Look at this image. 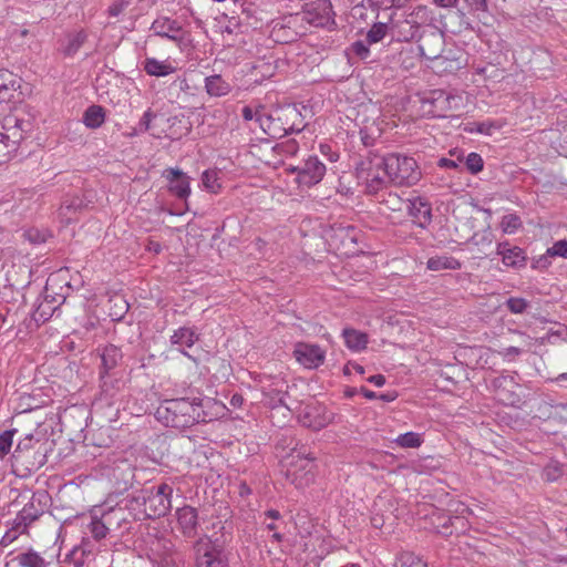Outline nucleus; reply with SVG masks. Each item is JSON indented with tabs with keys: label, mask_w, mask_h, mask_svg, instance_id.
Here are the masks:
<instances>
[{
	"label": "nucleus",
	"mask_w": 567,
	"mask_h": 567,
	"mask_svg": "<svg viewBox=\"0 0 567 567\" xmlns=\"http://www.w3.org/2000/svg\"><path fill=\"white\" fill-rule=\"evenodd\" d=\"M258 383V389L255 391L260 392L261 402L272 410L285 412H293L297 415L298 422L308 429L319 431L334 420V413L328 410L323 404L309 400L297 406H291L286 402V382L279 377H260L254 379Z\"/></svg>",
	"instance_id": "1"
},
{
	"label": "nucleus",
	"mask_w": 567,
	"mask_h": 567,
	"mask_svg": "<svg viewBox=\"0 0 567 567\" xmlns=\"http://www.w3.org/2000/svg\"><path fill=\"white\" fill-rule=\"evenodd\" d=\"M303 120L296 105H285L275 110L259 106L254 114L250 111V142L254 140L271 144V140L280 138L293 132H300ZM256 146L250 143V148ZM250 155L258 156L252 150Z\"/></svg>",
	"instance_id": "2"
},
{
	"label": "nucleus",
	"mask_w": 567,
	"mask_h": 567,
	"mask_svg": "<svg viewBox=\"0 0 567 567\" xmlns=\"http://www.w3.org/2000/svg\"><path fill=\"white\" fill-rule=\"evenodd\" d=\"M281 472L287 481L301 489L310 486L316 478V458L295 440L279 452Z\"/></svg>",
	"instance_id": "3"
},
{
	"label": "nucleus",
	"mask_w": 567,
	"mask_h": 567,
	"mask_svg": "<svg viewBox=\"0 0 567 567\" xmlns=\"http://www.w3.org/2000/svg\"><path fill=\"white\" fill-rule=\"evenodd\" d=\"M421 113L426 117L445 118L451 113L461 111L466 105V95L456 90H432L421 99Z\"/></svg>",
	"instance_id": "4"
},
{
	"label": "nucleus",
	"mask_w": 567,
	"mask_h": 567,
	"mask_svg": "<svg viewBox=\"0 0 567 567\" xmlns=\"http://www.w3.org/2000/svg\"><path fill=\"white\" fill-rule=\"evenodd\" d=\"M377 167H383L388 181L398 186H412L421 179V169L416 161L406 155L392 153L377 157Z\"/></svg>",
	"instance_id": "5"
},
{
	"label": "nucleus",
	"mask_w": 567,
	"mask_h": 567,
	"mask_svg": "<svg viewBox=\"0 0 567 567\" xmlns=\"http://www.w3.org/2000/svg\"><path fill=\"white\" fill-rule=\"evenodd\" d=\"M157 417L172 427H188L199 419V405L182 398L166 401L156 411Z\"/></svg>",
	"instance_id": "6"
},
{
	"label": "nucleus",
	"mask_w": 567,
	"mask_h": 567,
	"mask_svg": "<svg viewBox=\"0 0 567 567\" xmlns=\"http://www.w3.org/2000/svg\"><path fill=\"white\" fill-rule=\"evenodd\" d=\"M295 174V183L300 190H307L318 185L327 173L326 165L315 155L308 156L298 166L287 168Z\"/></svg>",
	"instance_id": "7"
},
{
	"label": "nucleus",
	"mask_w": 567,
	"mask_h": 567,
	"mask_svg": "<svg viewBox=\"0 0 567 567\" xmlns=\"http://www.w3.org/2000/svg\"><path fill=\"white\" fill-rule=\"evenodd\" d=\"M173 487L167 483L145 489L144 511L148 518L165 516L172 507Z\"/></svg>",
	"instance_id": "8"
},
{
	"label": "nucleus",
	"mask_w": 567,
	"mask_h": 567,
	"mask_svg": "<svg viewBox=\"0 0 567 567\" xmlns=\"http://www.w3.org/2000/svg\"><path fill=\"white\" fill-rule=\"evenodd\" d=\"M196 567H228V561L219 546L208 536H203L194 544Z\"/></svg>",
	"instance_id": "9"
},
{
	"label": "nucleus",
	"mask_w": 567,
	"mask_h": 567,
	"mask_svg": "<svg viewBox=\"0 0 567 567\" xmlns=\"http://www.w3.org/2000/svg\"><path fill=\"white\" fill-rule=\"evenodd\" d=\"M299 14L301 22L306 21L313 27H329L334 23V12L329 0H316Z\"/></svg>",
	"instance_id": "10"
},
{
	"label": "nucleus",
	"mask_w": 567,
	"mask_h": 567,
	"mask_svg": "<svg viewBox=\"0 0 567 567\" xmlns=\"http://www.w3.org/2000/svg\"><path fill=\"white\" fill-rule=\"evenodd\" d=\"M327 351L317 343L297 342L293 348L296 361L305 369H318L324 363Z\"/></svg>",
	"instance_id": "11"
},
{
	"label": "nucleus",
	"mask_w": 567,
	"mask_h": 567,
	"mask_svg": "<svg viewBox=\"0 0 567 567\" xmlns=\"http://www.w3.org/2000/svg\"><path fill=\"white\" fill-rule=\"evenodd\" d=\"M301 22L300 14H289L279 20L271 21V37L276 42L288 43L295 41L301 32L297 29Z\"/></svg>",
	"instance_id": "12"
},
{
	"label": "nucleus",
	"mask_w": 567,
	"mask_h": 567,
	"mask_svg": "<svg viewBox=\"0 0 567 567\" xmlns=\"http://www.w3.org/2000/svg\"><path fill=\"white\" fill-rule=\"evenodd\" d=\"M151 30L155 35L168 39L177 44H182L188 40V33L177 20L171 19L169 17L162 16L156 18L151 25Z\"/></svg>",
	"instance_id": "13"
},
{
	"label": "nucleus",
	"mask_w": 567,
	"mask_h": 567,
	"mask_svg": "<svg viewBox=\"0 0 567 567\" xmlns=\"http://www.w3.org/2000/svg\"><path fill=\"white\" fill-rule=\"evenodd\" d=\"M493 388L499 402L506 405H518L522 402L519 385L513 375H501L493 380Z\"/></svg>",
	"instance_id": "14"
},
{
	"label": "nucleus",
	"mask_w": 567,
	"mask_h": 567,
	"mask_svg": "<svg viewBox=\"0 0 567 567\" xmlns=\"http://www.w3.org/2000/svg\"><path fill=\"white\" fill-rule=\"evenodd\" d=\"M162 176L167 182L169 193L179 199H186L190 195V177L179 168H166Z\"/></svg>",
	"instance_id": "15"
},
{
	"label": "nucleus",
	"mask_w": 567,
	"mask_h": 567,
	"mask_svg": "<svg viewBox=\"0 0 567 567\" xmlns=\"http://www.w3.org/2000/svg\"><path fill=\"white\" fill-rule=\"evenodd\" d=\"M45 453L47 450L44 449L43 444H41L22 455L12 454V465L17 467H22L27 472H34L45 464Z\"/></svg>",
	"instance_id": "16"
},
{
	"label": "nucleus",
	"mask_w": 567,
	"mask_h": 567,
	"mask_svg": "<svg viewBox=\"0 0 567 567\" xmlns=\"http://www.w3.org/2000/svg\"><path fill=\"white\" fill-rule=\"evenodd\" d=\"M406 208L413 223L425 228L432 220V207L429 200L421 196L408 199Z\"/></svg>",
	"instance_id": "17"
},
{
	"label": "nucleus",
	"mask_w": 567,
	"mask_h": 567,
	"mask_svg": "<svg viewBox=\"0 0 567 567\" xmlns=\"http://www.w3.org/2000/svg\"><path fill=\"white\" fill-rule=\"evenodd\" d=\"M177 529L185 537H194L197 533L198 526V514L197 511L189 506L185 505L181 508H177L175 512Z\"/></svg>",
	"instance_id": "18"
},
{
	"label": "nucleus",
	"mask_w": 567,
	"mask_h": 567,
	"mask_svg": "<svg viewBox=\"0 0 567 567\" xmlns=\"http://www.w3.org/2000/svg\"><path fill=\"white\" fill-rule=\"evenodd\" d=\"M377 158L370 162V166L367 169L361 171L360 177L364 179L367 188L371 193H375L382 189L386 184V175L383 172V167H377Z\"/></svg>",
	"instance_id": "19"
},
{
	"label": "nucleus",
	"mask_w": 567,
	"mask_h": 567,
	"mask_svg": "<svg viewBox=\"0 0 567 567\" xmlns=\"http://www.w3.org/2000/svg\"><path fill=\"white\" fill-rule=\"evenodd\" d=\"M497 254L506 267L522 268L526 264L524 250L519 247H512L508 243L498 244Z\"/></svg>",
	"instance_id": "20"
},
{
	"label": "nucleus",
	"mask_w": 567,
	"mask_h": 567,
	"mask_svg": "<svg viewBox=\"0 0 567 567\" xmlns=\"http://www.w3.org/2000/svg\"><path fill=\"white\" fill-rule=\"evenodd\" d=\"M87 37V32L84 29L69 32L61 44L62 53L65 56L75 55L82 45L86 42Z\"/></svg>",
	"instance_id": "21"
},
{
	"label": "nucleus",
	"mask_w": 567,
	"mask_h": 567,
	"mask_svg": "<svg viewBox=\"0 0 567 567\" xmlns=\"http://www.w3.org/2000/svg\"><path fill=\"white\" fill-rule=\"evenodd\" d=\"M117 514L123 515V512L121 509L117 512L114 511V512L104 514L101 518H97V517L92 518L87 528L95 540H101L106 537V535L110 530V526L112 525V519H113V517L117 516Z\"/></svg>",
	"instance_id": "22"
},
{
	"label": "nucleus",
	"mask_w": 567,
	"mask_h": 567,
	"mask_svg": "<svg viewBox=\"0 0 567 567\" xmlns=\"http://www.w3.org/2000/svg\"><path fill=\"white\" fill-rule=\"evenodd\" d=\"M123 354L120 348L114 344L105 346L101 352L102 370L101 378L104 379L113 369L117 367L122 360Z\"/></svg>",
	"instance_id": "23"
},
{
	"label": "nucleus",
	"mask_w": 567,
	"mask_h": 567,
	"mask_svg": "<svg viewBox=\"0 0 567 567\" xmlns=\"http://www.w3.org/2000/svg\"><path fill=\"white\" fill-rule=\"evenodd\" d=\"M204 84L206 93L213 97L225 96L231 90L230 83L224 80L219 74L206 76Z\"/></svg>",
	"instance_id": "24"
},
{
	"label": "nucleus",
	"mask_w": 567,
	"mask_h": 567,
	"mask_svg": "<svg viewBox=\"0 0 567 567\" xmlns=\"http://www.w3.org/2000/svg\"><path fill=\"white\" fill-rule=\"evenodd\" d=\"M495 351L487 347H472L467 349V358L474 368L484 369L491 364Z\"/></svg>",
	"instance_id": "25"
},
{
	"label": "nucleus",
	"mask_w": 567,
	"mask_h": 567,
	"mask_svg": "<svg viewBox=\"0 0 567 567\" xmlns=\"http://www.w3.org/2000/svg\"><path fill=\"white\" fill-rule=\"evenodd\" d=\"M144 71L151 76H167L175 72V68L167 60L159 61L155 58H146L143 62Z\"/></svg>",
	"instance_id": "26"
},
{
	"label": "nucleus",
	"mask_w": 567,
	"mask_h": 567,
	"mask_svg": "<svg viewBox=\"0 0 567 567\" xmlns=\"http://www.w3.org/2000/svg\"><path fill=\"white\" fill-rule=\"evenodd\" d=\"M342 337L347 348L354 352L364 350L369 340L367 333L352 328L343 329Z\"/></svg>",
	"instance_id": "27"
},
{
	"label": "nucleus",
	"mask_w": 567,
	"mask_h": 567,
	"mask_svg": "<svg viewBox=\"0 0 567 567\" xmlns=\"http://www.w3.org/2000/svg\"><path fill=\"white\" fill-rule=\"evenodd\" d=\"M461 267L462 264L456 258L447 255L434 256L426 261V268L432 271L457 270Z\"/></svg>",
	"instance_id": "28"
},
{
	"label": "nucleus",
	"mask_w": 567,
	"mask_h": 567,
	"mask_svg": "<svg viewBox=\"0 0 567 567\" xmlns=\"http://www.w3.org/2000/svg\"><path fill=\"white\" fill-rule=\"evenodd\" d=\"M43 514V511L38 507L34 503V499L32 498L30 502H28L20 512L16 515L18 517V520L24 525L27 529L39 519V517Z\"/></svg>",
	"instance_id": "29"
},
{
	"label": "nucleus",
	"mask_w": 567,
	"mask_h": 567,
	"mask_svg": "<svg viewBox=\"0 0 567 567\" xmlns=\"http://www.w3.org/2000/svg\"><path fill=\"white\" fill-rule=\"evenodd\" d=\"M198 340V334L190 328H179L171 337V342L178 346L181 349L190 348Z\"/></svg>",
	"instance_id": "30"
},
{
	"label": "nucleus",
	"mask_w": 567,
	"mask_h": 567,
	"mask_svg": "<svg viewBox=\"0 0 567 567\" xmlns=\"http://www.w3.org/2000/svg\"><path fill=\"white\" fill-rule=\"evenodd\" d=\"M19 567H48L49 563L35 550L28 549L14 558Z\"/></svg>",
	"instance_id": "31"
},
{
	"label": "nucleus",
	"mask_w": 567,
	"mask_h": 567,
	"mask_svg": "<svg viewBox=\"0 0 567 567\" xmlns=\"http://www.w3.org/2000/svg\"><path fill=\"white\" fill-rule=\"evenodd\" d=\"M105 121V111L100 105H91L83 114V123L89 128H99Z\"/></svg>",
	"instance_id": "32"
},
{
	"label": "nucleus",
	"mask_w": 567,
	"mask_h": 567,
	"mask_svg": "<svg viewBox=\"0 0 567 567\" xmlns=\"http://www.w3.org/2000/svg\"><path fill=\"white\" fill-rule=\"evenodd\" d=\"M220 171L210 168L202 174V186L212 194H218L221 190Z\"/></svg>",
	"instance_id": "33"
},
{
	"label": "nucleus",
	"mask_w": 567,
	"mask_h": 567,
	"mask_svg": "<svg viewBox=\"0 0 567 567\" xmlns=\"http://www.w3.org/2000/svg\"><path fill=\"white\" fill-rule=\"evenodd\" d=\"M8 524H9V528L0 540V545H2V546H9L20 535L28 533V529L24 527V525H22V523L20 520H18L17 516Z\"/></svg>",
	"instance_id": "34"
},
{
	"label": "nucleus",
	"mask_w": 567,
	"mask_h": 567,
	"mask_svg": "<svg viewBox=\"0 0 567 567\" xmlns=\"http://www.w3.org/2000/svg\"><path fill=\"white\" fill-rule=\"evenodd\" d=\"M424 442L423 435L416 432H406L394 439V443L403 449H416Z\"/></svg>",
	"instance_id": "35"
},
{
	"label": "nucleus",
	"mask_w": 567,
	"mask_h": 567,
	"mask_svg": "<svg viewBox=\"0 0 567 567\" xmlns=\"http://www.w3.org/2000/svg\"><path fill=\"white\" fill-rule=\"evenodd\" d=\"M398 567H427L415 554L411 551H403L396 558Z\"/></svg>",
	"instance_id": "36"
},
{
	"label": "nucleus",
	"mask_w": 567,
	"mask_h": 567,
	"mask_svg": "<svg viewBox=\"0 0 567 567\" xmlns=\"http://www.w3.org/2000/svg\"><path fill=\"white\" fill-rule=\"evenodd\" d=\"M522 226V220L516 214H508L503 216L501 220V229L505 234H515Z\"/></svg>",
	"instance_id": "37"
},
{
	"label": "nucleus",
	"mask_w": 567,
	"mask_h": 567,
	"mask_svg": "<svg viewBox=\"0 0 567 567\" xmlns=\"http://www.w3.org/2000/svg\"><path fill=\"white\" fill-rule=\"evenodd\" d=\"M388 25L382 22L374 23L367 33L369 44H374L384 39L388 33Z\"/></svg>",
	"instance_id": "38"
},
{
	"label": "nucleus",
	"mask_w": 567,
	"mask_h": 567,
	"mask_svg": "<svg viewBox=\"0 0 567 567\" xmlns=\"http://www.w3.org/2000/svg\"><path fill=\"white\" fill-rule=\"evenodd\" d=\"M23 237L31 244L39 245L47 241L50 233L47 229L29 228L23 231Z\"/></svg>",
	"instance_id": "39"
},
{
	"label": "nucleus",
	"mask_w": 567,
	"mask_h": 567,
	"mask_svg": "<svg viewBox=\"0 0 567 567\" xmlns=\"http://www.w3.org/2000/svg\"><path fill=\"white\" fill-rule=\"evenodd\" d=\"M41 442H42L41 440L34 439V436L32 434H29L19 441V443L12 454L22 455V454L35 449L37 446L41 445L42 444Z\"/></svg>",
	"instance_id": "40"
},
{
	"label": "nucleus",
	"mask_w": 567,
	"mask_h": 567,
	"mask_svg": "<svg viewBox=\"0 0 567 567\" xmlns=\"http://www.w3.org/2000/svg\"><path fill=\"white\" fill-rule=\"evenodd\" d=\"M14 150V142L10 141L8 135L0 133V165L9 161Z\"/></svg>",
	"instance_id": "41"
},
{
	"label": "nucleus",
	"mask_w": 567,
	"mask_h": 567,
	"mask_svg": "<svg viewBox=\"0 0 567 567\" xmlns=\"http://www.w3.org/2000/svg\"><path fill=\"white\" fill-rule=\"evenodd\" d=\"M16 433V429L0 433V458H3L10 453Z\"/></svg>",
	"instance_id": "42"
},
{
	"label": "nucleus",
	"mask_w": 567,
	"mask_h": 567,
	"mask_svg": "<svg viewBox=\"0 0 567 567\" xmlns=\"http://www.w3.org/2000/svg\"><path fill=\"white\" fill-rule=\"evenodd\" d=\"M501 126L496 125L494 122H482L472 124L466 131L470 133H480L484 135H492L495 130H498Z\"/></svg>",
	"instance_id": "43"
},
{
	"label": "nucleus",
	"mask_w": 567,
	"mask_h": 567,
	"mask_svg": "<svg viewBox=\"0 0 567 567\" xmlns=\"http://www.w3.org/2000/svg\"><path fill=\"white\" fill-rule=\"evenodd\" d=\"M465 164L467 169L473 174L480 173L484 165L481 155L474 152L467 155Z\"/></svg>",
	"instance_id": "44"
},
{
	"label": "nucleus",
	"mask_w": 567,
	"mask_h": 567,
	"mask_svg": "<svg viewBox=\"0 0 567 567\" xmlns=\"http://www.w3.org/2000/svg\"><path fill=\"white\" fill-rule=\"evenodd\" d=\"M506 306L513 313H523L527 309L528 302L524 298L512 297L506 301Z\"/></svg>",
	"instance_id": "45"
},
{
	"label": "nucleus",
	"mask_w": 567,
	"mask_h": 567,
	"mask_svg": "<svg viewBox=\"0 0 567 567\" xmlns=\"http://www.w3.org/2000/svg\"><path fill=\"white\" fill-rule=\"evenodd\" d=\"M155 117L156 114L151 109L146 110L137 124V132H148Z\"/></svg>",
	"instance_id": "46"
},
{
	"label": "nucleus",
	"mask_w": 567,
	"mask_h": 567,
	"mask_svg": "<svg viewBox=\"0 0 567 567\" xmlns=\"http://www.w3.org/2000/svg\"><path fill=\"white\" fill-rule=\"evenodd\" d=\"M548 255L553 257H561L567 259V240L560 239L548 247Z\"/></svg>",
	"instance_id": "47"
},
{
	"label": "nucleus",
	"mask_w": 567,
	"mask_h": 567,
	"mask_svg": "<svg viewBox=\"0 0 567 567\" xmlns=\"http://www.w3.org/2000/svg\"><path fill=\"white\" fill-rule=\"evenodd\" d=\"M551 258L554 257L551 255H548L547 249L545 254L533 259L532 268L537 270H545L550 267Z\"/></svg>",
	"instance_id": "48"
},
{
	"label": "nucleus",
	"mask_w": 567,
	"mask_h": 567,
	"mask_svg": "<svg viewBox=\"0 0 567 567\" xmlns=\"http://www.w3.org/2000/svg\"><path fill=\"white\" fill-rule=\"evenodd\" d=\"M504 361L513 362L515 361L522 353L523 350L518 347H508L497 352Z\"/></svg>",
	"instance_id": "49"
},
{
	"label": "nucleus",
	"mask_w": 567,
	"mask_h": 567,
	"mask_svg": "<svg viewBox=\"0 0 567 567\" xmlns=\"http://www.w3.org/2000/svg\"><path fill=\"white\" fill-rule=\"evenodd\" d=\"M85 559L86 557L81 555V551L76 546H74L72 550L66 555V560L74 567H83Z\"/></svg>",
	"instance_id": "50"
},
{
	"label": "nucleus",
	"mask_w": 567,
	"mask_h": 567,
	"mask_svg": "<svg viewBox=\"0 0 567 567\" xmlns=\"http://www.w3.org/2000/svg\"><path fill=\"white\" fill-rule=\"evenodd\" d=\"M280 518V513L278 511H268L265 513V519H264V524L266 526V528L268 530H275L278 528V526L276 525V520H278Z\"/></svg>",
	"instance_id": "51"
},
{
	"label": "nucleus",
	"mask_w": 567,
	"mask_h": 567,
	"mask_svg": "<svg viewBox=\"0 0 567 567\" xmlns=\"http://www.w3.org/2000/svg\"><path fill=\"white\" fill-rule=\"evenodd\" d=\"M561 472L563 471L558 463H550L545 468L544 473L547 481H556L560 476Z\"/></svg>",
	"instance_id": "52"
},
{
	"label": "nucleus",
	"mask_w": 567,
	"mask_h": 567,
	"mask_svg": "<svg viewBox=\"0 0 567 567\" xmlns=\"http://www.w3.org/2000/svg\"><path fill=\"white\" fill-rule=\"evenodd\" d=\"M319 151L331 163H334L339 159V154L336 151H333L329 144H320Z\"/></svg>",
	"instance_id": "53"
},
{
	"label": "nucleus",
	"mask_w": 567,
	"mask_h": 567,
	"mask_svg": "<svg viewBox=\"0 0 567 567\" xmlns=\"http://www.w3.org/2000/svg\"><path fill=\"white\" fill-rule=\"evenodd\" d=\"M76 547H78V549H80L81 555H84V557H86V558L90 557L91 555H93L94 546L91 543V540L87 538H83L81 544L78 545Z\"/></svg>",
	"instance_id": "54"
},
{
	"label": "nucleus",
	"mask_w": 567,
	"mask_h": 567,
	"mask_svg": "<svg viewBox=\"0 0 567 567\" xmlns=\"http://www.w3.org/2000/svg\"><path fill=\"white\" fill-rule=\"evenodd\" d=\"M353 51L357 55L363 59L367 58L370 53L368 47L361 41L353 43Z\"/></svg>",
	"instance_id": "55"
},
{
	"label": "nucleus",
	"mask_w": 567,
	"mask_h": 567,
	"mask_svg": "<svg viewBox=\"0 0 567 567\" xmlns=\"http://www.w3.org/2000/svg\"><path fill=\"white\" fill-rule=\"evenodd\" d=\"M14 91L13 84H0V103L10 99L11 93Z\"/></svg>",
	"instance_id": "56"
},
{
	"label": "nucleus",
	"mask_w": 567,
	"mask_h": 567,
	"mask_svg": "<svg viewBox=\"0 0 567 567\" xmlns=\"http://www.w3.org/2000/svg\"><path fill=\"white\" fill-rule=\"evenodd\" d=\"M433 2L435 6L444 9L454 8L457 4V0H433Z\"/></svg>",
	"instance_id": "57"
},
{
	"label": "nucleus",
	"mask_w": 567,
	"mask_h": 567,
	"mask_svg": "<svg viewBox=\"0 0 567 567\" xmlns=\"http://www.w3.org/2000/svg\"><path fill=\"white\" fill-rule=\"evenodd\" d=\"M368 381L374 384L378 388H381L385 384V378L382 374L371 375Z\"/></svg>",
	"instance_id": "58"
},
{
	"label": "nucleus",
	"mask_w": 567,
	"mask_h": 567,
	"mask_svg": "<svg viewBox=\"0 0 567 567\" xmlns=\"http://www.w3.org/2000/svg\"><path fill=\"white\" fill-rule=\"evenodd\" d=\"M439 166L442 168H456L458 164L456 161L450 158H441L439 161Z\"/></svg>",
	"instance_id": "59"
},
{
	"label": "nucleus",
	"mask_w": 567,
	"mask_h": 567,
	"mask_svg": "<svg viewBox=\"0 0 567 567\" xmlns=\"http://www.w3.org/2000/svg\"><path fill=\"white\" fill-rule=\"evenodd\" d=\"M360 391H361L362 395L368 400H374V399H378V396H379L375 392H373L367 388H361Z\"/></svg>",
	"instance_id": "60"
},
{
	"label": "nucleus",
	"mask_w": 567,
	"mask_h": 567,
	"mask_svg": "<svg viewBox=\"0 0 567 567\" xmlns=\"http://www.w3.org/2000/svg\"><path fill=\"white\" fill-rule=\"evenodd\" d=\"M173 84L178 86L179 90H187L189 87L188 82L185 78L176 79Z\"/></svg>",
	"instance_id": "61"
},
{
	"label": "nucleus",
	"mask_w": 567,
	"mask_h": 567,
	"mask_svg": "<svg viewBox=\"0 0 567 567\" xmlns=\"http://www.w3.org/2000/svg\"><path fill=\"white\" fill-rule=\"evenodd\" d=\"M378 399H381L382 401H385V402H392L396 399V393L388 392V393L379 395Z\"/></svg>",
	"instance_id": "62"
},
{
	"label": "nucleus",
	"mask_w": 567,
	"mask_h": 567,
	"mask_svg": "<svg viewBox=\"0 0 567 567\" xmlns=\"http://www.w3.org/2000/svg\"><path fill=\"white\" fill-rule=\"evenodd\" d=\"M472 3L476 7V9L487 11V0H472Z\"/></svg>",
	"instance_id": "63"
},
{
	"label": "nucleus",
	"mask_w": 567,
	"mask_h": 567,
	"mask_svg": "<svg viewBox=\"0 0 567 567\" xmlns=\"http://www.w3.org/2000/svg\"><path fill=\"white\" fill-rule=\"evenodd\" d=\"M351 368L352 370H354L357 373L359 374H363L364 373V368L358 363H351Z\"/></svg>",
	"instance_id": "64"
}]
</instances>
